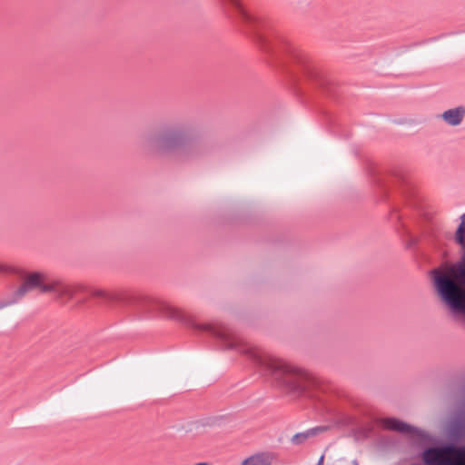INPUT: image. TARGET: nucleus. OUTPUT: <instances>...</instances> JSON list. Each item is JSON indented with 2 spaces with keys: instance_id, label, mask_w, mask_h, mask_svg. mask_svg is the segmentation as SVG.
<instances>
[{
  "instance_id": "1",
  "label": "nucleus",
  "mask_w": 465,
  "mask_h": 465,
  "mask_svg": "<svg viewBox=\"0 0 465 465\" xmlns=\"http://www.w3.org/2000/svg\"><path fill=\"white\" fill-rule=\"evenodd\" d=\"M220 2L230 17L246 27L247 34L267 55L268 63L288 77L298 95L315 91L332 99L337 97L339 87L335 81L305 53L278 35L267 20L249 13L240 0Z\"/></svg>"
},
{
  "instance_id": "2",
  "label": "nucleus",
  "mask_w": 465,
  "mask_h": 465,
  "mask_svg": "<svg viewBox=\"0 0 465 465\" xmlns=\"http://www.w3.org/2000/svg\"><path fill=\"white\" fill-rule=\"evenodd\" d=\"M0 273L12 274L23 280L22 284L14 292L0 298V310L17 303L27 292L39 289L42 292H53L57 300L67 302L78 292L86 293L93 298L104 302H117L131 307L144 314H159L176 320L195 331L203 332V323L196 322L192 316L171 306L167 302L143 294H134L127 291L110 292L104 289L89 288L80 283L67 284L61 280L50 281L41 272H28L15 266L0 263Z\"/></svg>"
},
{
  "instance_id": "3",
  "label": "nucleus",
  "mask_w": 465,
  "mask_h": 465,
  "mask_svg": "<svg viewBox=\"0 0 465 465\" xmlns=\"http://www.w3.org/2000/svg\"><path fill=\"white\" fill-rule=\"evenodd\" d=\"M381 426L408 437L417 446L423 448L422 460L428 465H465V406L458 409L447 427V440L440 447H430L438 442L436 438L425 430L396 417H385Z\"/></svg>"
},
{
  "instance_id": "4",
  "label": "nucleus",
  "mask_w": 465,
  "mask_h": 465,
  "mask_svg": "<svg viewBox=\"0 0 465 465\" xmlns=\"http://www.w3.org/2000/svg\"><path fill=\"white\" fill-rule=\"evenodd\" d=\"M193 124L183 118L162 121L157 128L147 134L141 143L146 156L163 158L179 154L186 160L203 157L213 150L208 140H196Z\"/></svg>"
},
{
  "instance_id": "5",
  "label": "nucleus",
  "mask_w": 465,
  "mask_h": 465,
  "mask_svg": "<svg viewBox=\"0 0 465 465\" xmlns=\"http://www.w3.org/2000/svg\"><path fill=\"white\" fill-rule=\"evenodd\" d=\"M432 281L437 295L450 314L455 318L465 316V285L444 273L434 275Z\"/></svg>"
},
{
  "instance_id": "6",
  "label": "nucleus",
  "mask_w": 465,
  "mask_h": 465,
  "mask_svg": "<svg viewBox=\"0 0 465 465\" xmlns=\"http://www.w3.org/2000/svg\"><path fill=\"white\" fill-rule=\"evenodd\" d=\"M373 183L382 190L383 198L388 194L391 183L399 187L406 196H412L413 192L406 174L401 170H393L390 174V182L378 174H373Z\"/></svg>"
},
{
  "instance_id": "7",
  "label": "nucleus",
  "mask_w": 465,
  "mask_h": 465,
  "mask_svg": "<svg viewBox=\"0 0 465 465\" xmlns=\"http://www.w3.org/2000/svg\"><path fill=\"white\" fill-rule=\"evenodd\" d=\"M454 242L460 246V258L450 266L446 275L465 285V231L463 225H458L454 233Z\"/></svg>"
},
{
  "instance_id": "8",
  "label": "nucleus",
  "mask_w": 465,
  "mask_h": 465,
  "mask_svg": "<svg viewBox=\"0 0 465 465\" xmlns=\"http://www.w3.org/2000/svg\"><path fill=\"white\" fill-rule=\"evenodd\" d=\"M441 119L450 126L460 125L465 117V107L463 105L444 111Z\"/></svg>"
},
{
  "instance_id": "9",
  "label": "nucleus",
  "mask_w": 465,
  "mask_h": 465,
  "mask_svg": "<svg viewBox=\"0 0 465 465\" xmlns=\"http://www.w3.org/2000/svg\"><path fill=\"white\" fill-rule=\"evenodd\" d=\"M272 460L266 453L252 455L242 461V465H271Z\"/></svg>"
},
{
  "instance_id": "10",
  "label": "nucleus",
  "mask_w": 465,
  "mask_h": 465,
  "mask_svg": "<svg viewBox=\"0 0 465 465\" xmlns=\"http://www.w3.org/2000/svg\"><path fill=\"white\" fill-rule=\"evenodd\" d=\"M311 437L309 430L294 434L291 440L294 445H301Z\"/></svg>"
},
{
  "instance_id": "11",
  "label": "nucleus",
  "mask_w": 465,
  "mask_h": 465,
  "mask_svg": "<svg viewBox=\"0 0 465 465\" xmlns=\"http://www.w3.org/2000/svg\"><path fill=\"white\" fill-rule=\"evenodd\" d=\"M327 430V427L325 426H318L314 427L312 429L308 430L310 432L311 437L318 435L320 432L325 431Z\"/></svg>"
},
{
  "instance_id": "12",
  "label": "nucleus",
  "mask_w": 465,
  "mask_h": 465,
  "mask_svg": "<svg viewBox=\"0 0 465 465\" xmlns=\"http://www.w3.org/2000/svg\"><path fill=\"white\" fill-rule=\"evenodd\" d=\"M193 424L195 425L196 428H199L200 426H210L211 425V423L209 421L203 422L201 420H197V421L193 422Z\"/></svg>"
},
{
  "instance_id": "13",
  "label": "nucleus",
  "mask_w": 465,
  "mask_h": 465,
  "mask_svg": "<svg viewBox=\"0 0 465 465\" xmlns=\"http://www.w3.org/2000/svg\"><path fill=\"white\" fill-rule=\"evenodd\" d=\"M323 461H324V455H322L316 465H323Z\"/></svg>"
},
{
  "instance_id": "14",
  "label": "nucleus",
  "mask_w": 465,
  "mask_h": 465,
  "mask_svg": "<svg viewBox=\"0 0 465 465\" xmlns=\"http://www.w3.org/2000/svg\"><path fill=\"white\" fill-rule=\"evenodd\" d=\"M327 120L329 121V123H330L331 124H335V123H334V119L332 118V116L328 115V116H327Z\"/></svg>"
},
{
  "instance_id": "15",
  "label": "nucleus",
  "mask_w": 465,
  "mask_h": 465,
  "mask_svg": "<svg viewBox=\"0 0 465 465\" xmlns=\"http://www.w3.org/2000/svg\"><path fill=\"white\" fill-rule=\"evenodd\" d=\"M416 243V241L414 239H411L409 244H408V247H411V245L415 244Z\"/></svg>"
},
{
  "instance_id": "16",
  "label": "nucleus",
  "mask_w": 465,
  "mask_h": 465,
  "mask_svg": "<svg viewBox=\"0 0 465 465\" xmlns=\"http://www.w3.org/2000/svg\"><path fill=\"white\" fill-rule=\"evenodd\" d=\"M460 222L465 224V213L460 216Z\"/></svg>"
},
{
  "instance_id": "17",
  "label": "nucleus",
  "mask_w": 465,
  "mask_h": 465,
  "mask_svg": "<svg viewBox=\"0 0 465 465\" xmlns=\"http://www.w3.org/2000/svg\"><path fill=\"white\" fill-rule=\"evenodd\" d=\"M461 391H462L463 395L465 396V384L462 386Z\"/></svg>"
},
{
  "instance_id": "18",
  "label": "nucleus",
  "mask_w": 465,
  "mask_h": 465,
  "mask_svg": "<svg viewBox=\"0 0 465 465\" xmlns=\"http://www.w3.org/2000/svg\"><path fill=\"white\" fill-rule=\"evenodd\" d=\"M86 302V299H83L79 302V303L84 304Z\"/></svg>"
},
{
  "instance_id": "19",
  "label": "nucleus",
  "mask_w": 465,
  "mask_h": 465,
  "mask_svg": "<svg viewBox=\"0 0 465 465\" xmlns=\"http://www.w3.org/2000/svg\"><path fill=\"white\" fill-rule=\"evenodd\" d=\"M459 225H463V230L465 231V224L462 222Z\"/></svg>"
}]
</instances>
